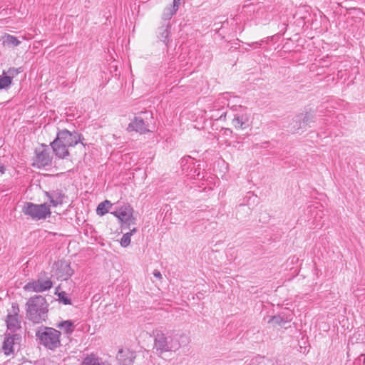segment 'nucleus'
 <instances>
[{
	"instance_id": "f257e3e1",
	"label": "nucleus",
	"mask_w": 365,
	"mask_h": 365,
	"mask_svg": "<svg viewBox=\"0 0 365 365\" xmlns=\"http://www.w3.org/2000/svg\"><path fill=\"white\" fill-rule=\"evenodd\" d=\"M82 134L76 130L73 132L67 129L58 130L56 138L50 144L53 153L58 158H66L69 155L68 148L76 146L78 143L84 145Z\"/></svg>"
},
{
	"instance_id": "f03ea898",
	"label": "nucleus",
	"mask_w": 365,
	"mask_h": 365,
	"mask_svg": "<svg viewBox=\"0 0 365 365\" xmlns=\"http://www.w3.org/2000/svg\"><path fill=\"white\" fill-rule=\"evenodd\" d=\"M27 318L35 324L46 321L48 313V303L41 295L31 297L26 303Z\"/></svg>"
},
{
	"instance_id": "7ed1b4c3",
	"label": "nucleus",
	"mask_w": 365,
	"mask_h": 365,
	"mask_svg": "<svg viewBox=\"0 0 365 365\" xmlns=\"http://www.w3.org/2000/svg\"><path fill=\"white\" fill-rule=\"evenodd\" d=\"M61 331L48 327H41L36 332L39 344L50 350H54L61 346Z\"/></svg>"
},
{
	"instance_id": "20e7f679",
	"label": "nucleus",
	"mask_w": 365,
	"mask_h": 365,
	"mask_svg": "<svg viewBox=\"0 0 365 365\" xmlns=\"http://www.w3.org/2000/svg\"><path fill=\"white\" fill-rule=\"evenodd\" d=\"M22 212L34 220H45L51 214L50 207L47 204L38 205L30 202H25L22 207Z\"/></svg>"
},
{
	"instance_id": "39448f33",
	"label": "nucleus",
	"mask_w": 365,
	"mask_h": 365,
	"mask_svg": "<svg viewBox=\"0 0 365 365\" xmlns=\"http://www.w3.org/2000/svg\"><path fill=\"white\" fill-rule=\"evenodd\" d=\"M179 348V344L173 341L172 337L166 336L164 333L158 331L155 334L154 349L158 354L175 351Z\"/></svg>"
},
{
	"instance_id": "423d86ee",
	"label": "nucleus",
	"mask_w": 365,
	"mask_h": 365,
	"mask_svg": "<svg viewBox=\"0 0 365 365\" xmlns=\"http://www.w3.org/2000/svg\"><path fill=\"white\" fill-rule=\"evenodd\" d=\"M152 119L153 113L150 111L145 110L141 112L129 123L128 130L130 131L134 130L140 133L149 132L148 127Z\"/></svg>"
},
{
	"instance_id": "0eeeda50",
	"label": "nucleus",
	"mask_w": 365,
	"mask_h": 365,
	"mask_svg": "<svg viewBox=\"0 0 365 365\" xmlns=\"http://www.w3.org/2000/svg\"><path fill=\"white\" fill-rule=\"evenodd\" d=\"M133 209L128 205L124 203L118 207L114 212L111 213L117 217L123 224L130 226L135 224V219L133 217Z\"/></svg>"
},
{
	"instance_id": "6e6552de",
	"label": "nucleus",
	"mask_w": 365,
	"mask_h": 365,
	"mask_svg": "<svg viewBox=\"0 0 365 365\" xmlns=\"http://www.w3.org/2000/svg\"><path fill=\"white\" fill-rule=\"evenodd\" d=\"M42 147L43 150H38L36 149L35 150L36 157L34 164L36 165L38 168L49 165L52 161V157L50 155L48 146L42 144Z\"/></svg>"
},
{
	"instance_id": "1a4fd4ad",
	"label": "nucleus",
	"mask_w": 365,
	"mask_h": 365,
	"mask_svg": "<svg viewBox=\"0 0 365 365\" xmlns=\"http://www.w3.org/2000/svg\"><path fill=\"white\" fill-rule=\"evenodd\" d=\"M53 286V282L50 278L46 279H38L36 281L28 282L25 286L26 290H31L35 292H42L50 289Z\"/></svg>"
},
{
	"instance_id": "9d476101",
	"label": "nucleus",
	"mask_w": 365,
	"mask_h": 365,
	"mask_svg": "<svg viewBox=\"0 0 365 365\" xmlns=\"http://www.w3.org/2000/svg\"><path fill=\"white\" fill-rule=\"evenodd\" d=\"M21 340V336L18 334H6L3 342L2 349L6 356L14 354V346Z\"/></svg>"
},
{
	"instance_id": "9b49d317",
	"label": "nucleus",
	"mask_w": 365,
	"mask_h": 365,
	"mask_svg": "<svg viewBox=\"0 0 365 365\" xmlns=\"http://www.w3.org/2000/svg\"><path fill=\"white\" fill-rule=\"evenodd\" d=\"M322 205L319 202H314L307 207V212L310 215L309 220H313V222L316 223L317 225H322L323 223H320L321 220L323 217V211L322 210Z\"/></svg>"
},
{
	"instance_id": "f8f14e48",
	"label": "nucleus",
	"mask_w": 365,
	"mask_h": 365,
	"mask_svg": "<svg viewBox=\"0 0 365 365\" xmlns=\"http://www.w3.org/2000/svg\"><path fill=\"white\" fill-rule=\"evenodd\" d=\"M272 10L273 8L271 5L259 6L255 12V17L260 23L265 24L272 19L273 16L272 14Z\"/></svg>"
},
{
	"instance_id": "ddd939ff",
	"label": "nucleus",
	"mask_w": 365,
	"mask_h": 365,
	"mask_svg": "<svg viewBox=\"0 0 365 365\" xmlns=\"http://www.w3.org/2000/svg\"><path fill=\"white\" fill-rule=\"evenodd\" d=\"M117 359L121 365H133L136 358L135 352L128 349L119 350Z\"/></svg>"
},
{
	"instance_id": "4468645a",
	"label": "nucleus",
	"mask_w": 365,
	"mask_h": 365,
	"mask_svg": "<svg viewBox=\"0 0 365 365\" xmlns=\"http://www.w3.org/2000/svg\"><path fill=\"white\" fill-rule=\"evenodd\" d=\"M46 196L50 200V203L53 206L56 207L58 205L63 204V199L65 198V195L62 192L61 190H55L51 192H46Z\"/></svg>"
},
{
	"instance_id": "2eb2a0df",
	"label": "nucleus",
	"mask_w": 365,
	"mask_h": 365,
	"mask_svg": "<svg viewBox=\"0 0 365 365\" xmlns=\"http://www.w3.org/2000/svg\"><path fill=\"white\" fill-rule=\"evenodd\" d=\"M81 365H110L109 362L103 361L94 354L87 355Z\"/></svg>"
},
{
	"instance_id": "dca6fc26",
	"label": "nucleus",
	"mask_w": 365,
	"mask_h": 365,
	"mask_svg": "<svg viewBox=\"0 0 365 365\" xmlns=\"http://www.w3.org/2000/svg\"><path fill=\"white\" fill-rule=\"evenodd\" d=\"M248 118L243 114H235L232 120V125L236 129H245L248 124Z\"/></svg>"
},
{
	"instance_id": "f3484780",
	"label": "nucleus",
	"mask_w": 365,
	"mask_h": 365,
	"mask_svg": "<svg viewBox=\"0 0 365 365\" xmlns=\"http://www.w3.org/2000/svg\"><path fill=\"white\" fill-rule=\"evenodd\" d=\"M170 35V25L168 23L166 25H163L158 29V36L164 42L167 46L169 42V36Z\"/></svg>"
},
{
	"instance_id": "a211bd4d",
	"label": "nucleus",
	"mask_w": 365,
	"mask_h": 365,
	"mask_svg": "<svg viewBox=\"0 0 365 365\" xmlns=\"http://www.w3.org/2000/svg\"><path fill=\"white\" fill-rule=\"evenodd\" d=\"M8 329L15 331L20 328V322L18 319V314H9L6 320Z\"/></svg>"
},
{
	"instance_id": "6ab92c4d",
	"label": "nucleus",
	"mask_w": 365,
	"mask_h": 365,
	"mask_svg": "<svg viewBox=\"0 0 365 365\" xmlns=\"http://www.w3.org/2000/svg\"><path fill=\"white\" fill-rule=\"evenodd\" d=\"M20 43L21 41L14 36L6 34L3 38V45L4 46L15 47L18 46Z\"/></svg>"
},
{
	"instance_id": "aec40b11",
	"label": "nucleus",
	"mask_w": 365,
	"mask_h": 365,
	"mask_svg": "<svg viewBox=\"0 0 365 365\" xmlns=\"http://www.w3.org/2000/svg\"><path fill=\"white\" fill-rule=\"evenodd\" d=\"M57 327L63 330L67 334H71L74 331V324L71 320L63 321L57 324Z\"/></svg>"
},
{
	"instance_id": "412c9836",
	"label": "nucleus",
	"mask_w": 365,
	"mask_h": 365,
	"mask_svg": "<svg viewBox=\"0 0 365 365\" xmlns=\"http://www.w3.org/2000/svg\"><path fill=\"white\" fill-rule=\"evenodd\" d=\"M315 115L312 113H306L304 115L302 113L296 115L297 120H302L304 125H309L311 123L314 122Z\"/></svg>"
},
{
	"instance_id": "4be33fe9",
	"label": "nucleus",
	"mask_w": 365,
	"mask_h": 365,
	"mask_svg": "<svg viewBox=\"0 0 365 365\" xmlns=\"http://www.w3.org/2000/svg\"><path fill=\"white\" fill-rule=\"evenodd\" d=\"M112 204L109 200H105L101 202L96 209L97 215L103 216L108 212V209L111 207Z\"/></svg>"
},
{
	"instance_id": "5701e85b",
	"label": "nucleus",
	"mask_w": 365,
	"mask_h": 365,
	"mask_svg": "<svg viewBox=\"0 0 365 365\" xmlns=\"http://www.w3.org/2000/svg\"><path fill=\"white\" fill-rule=\"evenodd\" d=\"M178 5H173L170 7H167L164 9L162 17L165 21H169L172 16L176 13L178 10Z\"/></svg>"
},
{
	"instance_id": "b1692460",
	"label": "nucleus",
	"mask_w": 365,
	"mask_h": 365,
	"mask_svg": "<svg viewBox=\"0 0 365 365\" xmlns=\"http://www.w3.org/2000/svg\"><path fill=\"white\" fill-rule=\"evenodd\" d=\"M23 71V69L21 67L19 68H14L11 67L9 68V70L5 72L3 71V75L7 74L9 77L12 80L15 76H16L19 73H21Z\"/></svg>"
},
{
	"instance_id": "393cba45",
	"label": "nucleus",
	"mask_w": 365,
	"mask_h": 365,
	"mask_svg": "<svg viewBox=\"0 0 365 365\" xmlns=\"http://www.w3.org/2000/svg\"><path fill=\"white\" fill-rule=\"evenodd\" d=\"M12 83V80L8 76H0V90L8 88Z\"/></svg>"
},
{
	"instance_id": "a878e982",
	"label": "nucleus",
	"mask_w": 365,
	"mask_h": 365,
	"mask_svg": "<svg viewBox=\"0 0 365 365\" xmlns=\"http://www.w3.org/2000/svg\"><path fill=\"white\" fill-rule=\"evenodd\" d=\"M291 130L295 132L300 129H302L304 128V125L302 123V120H296V115L293 118L292 122L291 123Z\"/></svg>"
},
{
	"instance_id": "bb28decb",
	"label": "nucleus",
	"mask_w": 365,
	"mask_h": 365,
	"mask_svg": "<svg viewBox=\"0 0 365 365\" xmlns=\"http://www.w3.org/2000/svg\"><path fill=\"white\" fill-rule=\"evenodd\" d=\"M269 323H273L277 325H282L287 322H288L287 319H284V317L281 315L273 316L268 321Z\"/></svg>"
},
{
	"instance_id": "cd10ccee",
	"label": "nucleus",
	"mask_w": 365,
	"mask_h": 365,
	"mask_svg": "<svg viewBox=\"0 0 365 365\" xmlns=\"http://www.w3.org/2000/svg\"><path fill=\"white\" fill-rule=\"evenodd\" d=\"M58 300L65 305L71 304V299L68 297L67 294L62 291L58 293Z\"/></svg>"
},
{
	"instance_id": "c85d7f7f",
	"label": "nucleus",
	"mask_w": 365,
	"mask_h": 365,
	"mask_svg": "<svg viewBox=\"0 0 365 365\" xmlns=\"http://www.w3.org/2000/svg\"><path fill=\"white\" fill-rule=\"evenodd\" d=\"M130 237H131V233H125L121 240H120V245L123 247H128L130 243Z\"/></svg>"
},
{
	"instance_id": "c756f323",
	"label": "nucleus",
	"mask_w": 365,
	"mask_h": 365,
	"mask_svg": "<svg viewBox=\"0 0 365 365\" xmlns=\"http://www.w3.org/2000/svg\"><path fill=\"white\" fill-rule=\"evenodd\" d=\"M267 41H264V40H261L260 41H256V42H253L252 43H247V45L250 47H252V46L254 45H259V46H261L263 43L266 42Z\"/></svg>"
},
{
	"instance_id": "7c9ffc66",
	"label": "nucleus",
	"mask_w": 365,
	"mask_h": 365,
	"mask_svg": "<svg viewBox=\"0 0 365 365\" xmlns=\"http://www.w3.org/2000/svg\"><path fill=\"white\" fill-rule=\"evenodd\" d=\"M153 275L156 278H158V279H161L162 278V274H161L160 272L157 270V269L154 270Z\"/></svg>"
},
{
	"instance_id": "2f4dec72",
	"label": "nucleus",
	"mask_w": 365,
	"mask_h": 365,
	"mask_svg": "<svg viewBox=\"0 0 365 365\" xmlns=\"http://www.w3.org/2000/svg\"><path fill=\"white\" fill-rule=\"evenodd\" d=\"M6 168L4 165L0 161V173L4 174L5 173Z\"/></svg>"
},
{
	"instance_id": "473e14b6",
	"label": "nucleus",
	"mask_w": 365,
	"mask_h": 365,
	"mask_svg": "<svg viewBox=\"0 0 365 365\" xmlns=\"http://www.w3.org/2000/svg\"><path fill=\"white\" fill-rule=\"evenodd\" d=\"M180 1H181V0H173V5L177 4V5H178V7L179 8V6H180Z\"/></svg>"
},
{
	"instance_id": "72a5a7b5",
	"label": "nucleus",
	"mask_w": 365,
	"mask_h": 365,
	"mask_svg": "<svg viewBox=\"0 0 365 365\" xmlns=\"http://www.w3.org/2000/svg\"><path fill=\"white\" fill-rule=\"evenodd\" d=\"M137 231V229L135 227L133 228L130 230L128 233H131V236Z\"/></svg>"
},
{
	"instance_id": "f704fd0d",
	"label": "nucleus",
	"mask_w": 365,
	"mask_h": 365,
	"mask_svg": "<svg viewBox=\"0 0 365 365\" xmlns=\"http://www.w3.org/2000/svg\"><path fill=\"white\" fill-rule=\"evenodd\" d=\"M225 115H226V113H224L223 114H222V115H220V119H222L223 117H225Z\"/></svg>"
},
{
	"instance_id": "c9c22d12",
	"label": "nucleus",
	"mask_w": 365,
	"mask_h": 365,
	"mask_svg": "<svg viewBox=\"0 0 365 365\" xmlns=\"http://www.w3.org/2000/svg\"><path fill=\"white\" fill-rule=\"evenodd\" d=\"M245 202H243V203H240L239 206H240V207H242V206H245Z\"/></svg>"
},
{
	"instance_id": "e433bc0d",
	"label": "nucleus",
	"mask_w": 365,
	"mask_h": 365,
	"mask_svg": "<svg viewBox=\"0 0 365 365\" xmlns=\"http://www.w3.org/2000/svg\"><path fill=\"white\" fill-rule=\"evenodd\" d=\"M248 194H249V195H250V194H251V192H248ZM252 196H254V194H253V193H252Z\"/></svg>"
},
{
	"instance_id": "4c0bfd02",
	"label": "nucleus",
	"mask_w": 365,
	"mask_h": 365,
	"mask_svg": "<svg viewBox=\"0 0 365 365\" xmlns=\"http://www.w3.org/2000/svg\"><path fill=\"white\" fill-rule=\"evenodd\" d=\"M245 198H249V199H250V196H246V197H245Z\"/></svg>"
}]
</instances>
